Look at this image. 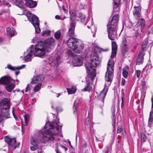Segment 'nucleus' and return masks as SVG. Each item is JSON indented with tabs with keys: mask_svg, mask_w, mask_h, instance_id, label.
<instances>
[{
	"mask_svg": "<svg viewBox=\"0 0 153 153\" xmlns=\"http://www.w3.org/2000/svg\"><path fill=\"white\" fill-rule=\"evenodd\" d=\"M51 128L48 130L45 131L44 133H42V138L40 141L36 140L35 139L32 138L30 140L31 144L34 146L30 147V149L32 151H34L37 147L38 149L39 145L40 143H45L49 140L53 141L54 140V135H56L58 134L59 131L57 123L53 122L50 125Z\"/></svg>",
	"mask_w": 153,
	"mask_h": 153,
	"instance_id": "f257e3e1",
	"label": "nucleus"
},
{
	"mask_svg": "<svg viewBox=\"0 0 153 153\" xmlns=\"http://www.w3.org/2000/svg\"><path fill=\"white\" fill-rule=\"evenodd\" d=\"M55 45V40L52 38L47 39L44 41L38 42L35 46L34 55L39 57L43 56L45 52H51Z\"/></svg>",
	"mask_w": 153,
	"mask_h": 153,
	"instance_id": "f03ea898",
	"label": "nucleus"
},
{
	"mask_svg": "<svg viewBox=\"0 0 153 153\" xmlns=\"http://www.w3.org/2000/svg\"><path fill=\"white\" fill-rule=\"evenodd\" d=\"M119 15L116 14L112 17L111 21L107 25L108 36L109 39L114 40L117 37V31Z\"/></svg>",
	"mask_w": 153,
	"mask_h": 153,
	"instance_id": "7ed1b4c3",
	"label": "nucleus"
},
{
	"mask_svg": "<svg viewBox=\"0 0 153 153\" xmlns=\"http://www.w3.org/2000/svg\"><path fill=\"white\" fill-rule=\"evenodd\" d=\"M91 59L90 63H86L85 64L87 72L90 78L92 79L96 75V70L94 68L98 65L100 63L99 58L97 53L94 52L91 56Z\"/></svg>",
	"mask_w": 153,
	"mask_h": 153,
	"instance_id": "20e7f679",
	"label": "nucleus"
},
{
	"mask_svg": "<svg viewBox=\"0 0 153 153\" xmlns=\"http://www.w3.org/2000/svg\"><path fill=\"white\" fill-rule=\"evenodd\" d=\"M67 44L68 47L76 53H79L83 50L84 44L75 38H69Z\"/></svg>",
	"mask_w": 153,
	"mask_h": 153,
	"instance_id": "39448f33",
	"label": "nucleus"
},
{
	"mask_svg": "<svg viewBox=\"0 0 153 153\" xmlns=\"http://www.w3.org/2000/svg\"><path fill=\"white\" fill-rule=\"evenodd\" d=\"M114 62L113 60H110L107 64V71L105 75V80L111 82L112 81L114 75Z\"/></svg>",
	"mask_w": 153,
	"mask_h": 153,
	"instance_id": "423d86ee",
	"label": "nucleus"
},
{
	"mask_svg": "<svg viewBox=\"0 0 153 153\" xmlns=\"http://www.w3.org/2000/svg\"><path fill=\"white\" fill-rule=\"evenodd\" d=\"M140 25L138 24V23L135 26V36L137 37L139 35V31L140 30L141 32H143V29L145 26V22L144 19H141L139 20Z\"/></svg>",
	"mask_w": 153,
	"mask_h": 153,
	"instance_id": "0eeeda50",
	"label": "nucleus"
},
{
	"mask_svg": "<svg viewBox=\"0 0 153 153\" xmlns=\"http://www.w3.org/2000/svg\"><path fill=\"white\" fill-rule=\"evenodd\" d=\"M26 16L29 21L33 26L39 24L38 17L36 15L32 13L30 11H27Z\"/></svg>",
	"mask_w": 153,
	"mask_h": 153,
	"instance_id": "6e6552de",
	"label": "nucleus"
},
{
	"mask_svg": "<svg viewBox=\"0 0 153 153\" xmlns=\"http://www.w3.org/2000/svg\"><path fill=\"white\" fill-rule=\"evenodd\" d=\"M4 139L6 143L8 145V148H13V149H15L17 146H14L16 143V140L15 138H11L7 136L4 137Z\"/></svg>",
	"mask_w": 153,
	"mask_h": 153,
	"instance_id": "1a4fd4ad",
	"label": "nucleus"
},
{
	"mask_svg": "<svg viewBox=\"0 0 153 153\" xmlns=\"http://www.w3.org/2000/svg\"><path fill=\"white\" fill-rule=\"evenodd\" d=\"M71 56L73 57V62L75 66L81 65L83 63V58L81 56L78 55H74V54L71 53Z\"/></svg>",
	"mask_w": 153,
	"mask_h": 153,
	"instance_id": "9d476101",
	"label": "nucleus"
},
{
	"mask_svg": "<svg viewBox=\"0 0 153 153\" xmlns=\"http://www.w3.org/2000/svg\"><path fill=\"white\" fill-rule=\"evenodd\" d=\"M120 48L122 54L124 56L128 52V50L127 43V40L125 37L123 38L122 43L120 45Z\"/></svg>",
	"mask_w": 153,
	"mask_h": 153,
	"instance_id": "9b49d317",
	"label": "nucleus"
},
{
	"mask_svg": "<svg viewBox=\"0 0 153 153\" xmlns=\"http://www.w3.org/2000/svg\"><path fill=\"white\" fill-rule=\"evenodd\" d=\"M69 14L70 15V23L76 24V17L77 16L76 11L75 9H72L69 10Z\"/></svg>",
	"mask_w": 153,
	"mask_h": 153,
	"instance_id": "f8f14e48",
	"label": "nucleus"
},
{
	"mask_svg": "<svg viewBox=\"0 0 153 153\" xmlns=\"http://www.w3.org/2000/svg\"><path fill=\"white\" fill-rule=\"evenodd\" d=\"M134 10L133 11V15L135 17V19L139 20V18L141 16V7H134Z\"/></svg>",
	"mask_w": 153,
	"mask_h": 153,
	"instance_id": "ddd939ff",
	"label": "nucleus"
},
{
	"mask_svg": "<svg viewBox=\"0 0 153 153\" xmlns=\"http://www.w3.org/2000/svg\"><path fill=\"white\" fill-rule=\"evenodd\" d=\"M70 28L67 33V36H69L70 38H74V36L75 28L76 24L70 23Z\"/></svg>",
	"mask_w": 153,
	"mask_h": 153,
	"instance_id": "4468645a",
	"label": "nucleus"
},
{
	"mask_svg": "<svg viewBox=\"0 0 153 153\" xmlns=\"http://www.w3.org/2000/svg\"><path fill=\"white\" fill-rule=\"evenodd\" d=\"M34 49V45H32L28 49L27 51V53H28L27 55L24 57L25 60L26 62H28L29 59L31 57L33 54Z\"/></svg>",
	"mask_w": 153,
	"mask_h": 153,
	"instance_id": "2eb2a0df",
	"label": "nucleus"
},
{
	"mask_svg": "<svg viewBox=\"0 0 153 153\" xmlns=\"http://www.w3.org/2000/svg\"><path fill=\"white\" fill-rule=\"evenodd\" d=\"M108 91V88H104L103 90L100 92L99 95L98 96V99L99 100H101L103 104L104 103V100Z\"/></svg>",
	"mask_w": 153,
	"mask_h": 153,
	"instance_id": "dca6fc26",
	"label": "nucleus"
},
{
	"mask_svg": "<svg viewBox=\"0 0 153 153\" xmlns=\"http://www.w3.org/2000/svg\"><path fill=\"white\" fill-rule=\"evenodd\" d=\"M44 79V76L42 75H38L33 77L31 82V84L33 85L39 83L43 81Z\"/></svg>",
	"mask_w": 153,
	"mask_h": 153,
	"instance_id": "f3484780",
	"label": "nucleus"
},
{
	"mask_svg": "<svg viewBox=\"0 0 153 153\" xmlns=\"http://www.w3.org/2000/svg\"><path fill=\"white\" fill-rule=\"evenodd\" d=\"M11 80L9 76H4L0 79V84L7 85L9 83Z\"/></svg>",
	"mask_w": 153,
	"mask_h": 153,
	"instance_id": "a211bd4d",
	"label": "nucleus"
},
{
	"mask_svg": "<svg viewBox=\"0 0 153 153\" xmlns=\"http://www.w3.org/2000/svg\"><path fill=\"white\" fill-rule=\"evenodd\" d=\"M112 53L111 56V58H114L116 54L117 51V45L116 42H112Z\"/></svg>",
	"mask_w": 153,
	"mask_h": 153,
	"instance_id": "6ab92c4d",
	"label": "nucleus"
},
{
	"mask_svg": "<svg viewBox=\"0 0 153 153\" xmlns=\"http://www.w3.org/2000/svg\"><path fill=\"white\" fill-rule=\"evenodd\" d=\"M26 4L27 6L30 8H33L35 7L37 5V3L36 1H34L32 0H25Z\"/></svg>",
	"mask_w": 153,
	"mask_h": 153,
	"instance_id": "aec40b11",
	"label": "nucleus"
},
{
	"mask_svg": "<svg viewBox=\"0 0 153 153\" xmlns=\"http://www.w3.org/2000/svg\"><path fill=\"white\" fill-rule=\"evenodd\" d=\"M112 125L114 128V131L115 130V124H116V116H115V108L113 110L112 113Z\"/></svg>",
	"mask_w": 153,
	"mask_h": 153,
	"instance_id": "412c9836",
	"label": "nucleus"
},
{
	"mask_svg": "<svg viewBox=\"0 0 153 153\" xmlns=\"http://www.w3.org/2000/svg\"><path fill=\"white\" fill-rule=\"evenodd\" d=\"M153 123V112L151 111L149 113V117L148 121V126L151 127L152 124Z\"/></svg>",
	"mask_w": 153,
	"mask_h": 153,
	"instance_id": "4be33fe9",
	"label": "nucleus"
},
{
	"mask_svg": "<svg viewBox=\"0 0 153 153\" xmlns=\"http://www.w3.org/2000/svg\"><path fill=\"white\" fill-rule=\"evenodd\" d=\"M15 4L19 7L23 9L24 8V4L22 0H14Z\"/></svg>",
	"mask_w": 153,
	"mask_h": 153,
	"instance_id": "5701e85b",
	"label": "nucleus"
},
{
	"mask_svg": "<svg viewBox=\"0 0 153 153\" xmlns=\"http://www.w3.org/2000/svg\"><path fill=\"white\" fill-rule=\"evenodd\" d=\"M119 3H113V10L112 12H119L120 11V7L119 6Z\"/></svg>",
	"mask_w": 153,
	"mask_h": 153,
	"instance_id": "b1692460",
	"label": "nucleus"
},
{
	"mask_svg": "<svg viewBox=\"0 0 153 153\" xmlns=\"http://www.w3.org/2000/svg\"><path fill=\"white\" fill-rule=\"evenodd\" d=\"M143 56V55H138V56L136 60V64L139 65L140 64H142L143 63L142 61L143 59V56Z\"/></svg>",
	"mask_w": 153,
	"mask_h": 153,
	"instance_id": "393cba45",
	"label": "nucleus"
},
{
	"mask_svg": "<svg viewBox=\"0 0 153 153\" xmlns=\"http://www.w3.org/2000/svg\"><path fill=\"white\" fill-rule=\"evenodd\" d=\"M10 105L8 99L5 98L2 100L0 102V107H3V105Z\"/></svg>",
	"mask_w": 153,
	"mask_h": 153,
	"instance_id": "a878e982",
	"label": "nucleus"
},
{
	"mask_svg": "<svg viewBox=\"0 0 153 153\" xmlns=\"http://www.w3.org/2000/svg\"><path fill=\"white\" fill-rule=\"evenodd\" d=\"M15 87V85L12 83L9 84L6 86L5 88L7 91L9 92H11Z\"/></svg>",
	"mask_w": 153,
	"mask_h": 153,
	"instance_id": "bb28decb",
	"label": "nucleus"
},
{
	"mask_svg": "<svg viewBox=\"0 0 153 153\" xmlns=\"http://www.w3.org/2000/svg\"><path fill=\"white\" fill-rule=\"evenodd\" d=\"M1 116L2 115L4 117L7 118H8L9 114L8 112V110H3L2 111L1 110Z\"/></svg>",
	"mask_w": 153,
	"mask_h": 153,
	"instance_id": "cd10ccee",
	"label": "nucleus"
},
{
	"mask_svg": "<svg viewBox=\"0 0 153 153\" xmlns=\"http://www.w3.org/2000/svg\"><path fill=\"white\" fill-rule=\"evenodd\" d=\"M61 62V57L59 56H58L56 57L54 61L55 66L57 67Z\"/></svg>",
	"mask_w": 153,
	"mask_h": 153,
	"instance_id": "c85d7f7f",
	"label": "nucleus"
},
{
	"mask_svg": "<svg viewBox=\"0 0 153 153\" xmlns=\"http://www.w3.org/2000/svg\"><path fill=\"white\" fill-rule=\"evenodd\" d=\"M92 89V87L90 86V83L88 82L87 83L86 85L85 88L82 89L83 91H90Z\"/></svg>",
	"mask_w": 153,
	"mask_h": 153,
	"instance_id": "c756f323",
	"label": "nucleus"
},
{
	"mask_svg": "<svg viewBox=\"0 0 153 153\" xmlns=\"http://www.w3.org/2000/svg\"><path fill=\"white\" fill-rule=\"evenodd\" d=\"M54 36L56 39H59L61 37V33L60 30H59L55 33Z\"/></svg>",
	"mask_w": 153,
	"mask_h": 153,
	"instance_id": "7c9ffc66",
	"label": "nucleus"
},
{
	"mask_svg": "<svg viewBox=\"0 0 153 153\" xmlns=\"http://www.w3.org/2000/svg\"><path fill=\"white\" fill-rule=\"evenodd\" d=\"M78 103L76 102V101H75L74 103L73 109V110L74 113L76 114L77 113V106Z\"/></svg>",
	"mask_w": 153,
	"mask_h": 153,
	"instance_id": "2f4dec72",
	"label": "nucleus"
},
{
	"mask_svg": "<svg viewBox=\"0 0 153 153\" xmlns=\"http://www.w3.org/2000/svg\"><path fill=\"white\" fill-rule=\"evenodd\" d=\"M141 138L142 143H144L146 141V138L144 133L142 132L141 133Z\"/></svg>",
	"mask_w": 153,
	"mask_h": 153,
	"instance_id": "473e14b6",
	"label": "nucleus"
},
{
	"mask_svg": "<svg viewBox=\"0 0 153 153\" xmlns=\"http://www.w3.org/2000/svg\"><path fill=\"white\" fill-rule=\"evenodd\" d=\"M24 117L25 125H27L28 124V123L29 120V116L28 114H25Z\"/></svg>",
	"mask_w": 153,
	"mask_h": 153,
	"instance_id": "72a5a7b5",
	"label": "nucleus"
},
{
	"mask_svg": "<svg viewBox=\"0 0 153 153\" xmlns=\"http://www.w3.org/2000/svg\"><path fill=\"white\" fill-rule=\"evenodd\" d=\"M39 24L34 25L33 26L35 28V32L36 33H39L40 32V29L39 28Z\"/></svg>",
	"mask_w": 153,
	"mask_h": 153,
	"instance_id": "f704fd0d",
	"label": "nucleus"
},
{
	"mask_svg": "<svg viewBox=\"0 0 153 153\" xmlns=\"http://www.w3.org/2000/svg\"><path fill=\"white\" fill-rule=\"evenodd\" d=\"M42 85L41 83H39L37 84L34 88V91L35 92H37L39 90Z\"/></svg>",
	"mask_w": 153,
	"mask_h": 153,
	"instance_id": "c9c22d12",
	"label": "nucleus"
},
{
	"mask_svg": "<svg viewBox=\"0 0 153 153\" xmlns=\"http://www.w3.org/2000/svg\"><path fill=\"white\" fill-rule=\"evenodd\" d=\"M51 33L50 31L49 30H47L45 31H43L42 32V35L43 36H49Z\"/></svg>",
	"mask_w": 153,
	"mask_h": 153,
	"instance_id": "e433bc0d",
	"label": "nucleus"
},
{
	"mask_svg": "<svg viewBox=\"0 0 153 153\" xmlns=\"http://www.w3.org/2000/svg\"><path fill=\"white\" fill-rule=\"evenodd\" d=\"M7 68L12 71H14L17 70V67L12 66L10 64L7 65Z\"/></svg>",
	"mask_w": 153,
	"mask_h": 153,
	"instance_id": "4c0bfd02",
	"label": "nucleus"
},
{
	"mask_svg": "<svg viewBox=\"0 0 153 153\" xmlns=\"http://www.w3.org/2000/svg\"><path fill=\"white\" fill-rule=\"evenodd\" d=\"M3 107H0L1 110H8L10 107V105H3Z\"/></svg>",
	"mask_w": 153,
	"mask_h": 153,
	"instance_id": "58836bf2",
	"label": "nucleus"
},
{
	"mask_svg": "<svg viewBox=\"0 0 153 153\" xmlns=\"http://www.w3.org/2000/svg\"><path fill=\"white\" fill-rule=\"evenodd\" d=\"M148 43V40H145L143 42L141 45V48L145 49L146 48Z\"/></svg>",
	"mask_w": 153,
	"mask_h": 153,
	"instance_id": "ea45409f",
	"label": "nucleus"
},
{
	"mask_svg": "<svg viewBox=\"0 0 153 153\" xmlns=\"http://www.w3.org/2000/svg\"><path fill=\"white\" fill-rule=\"evenodd\" d=\"M67 90L69 94H74L76 92V90H73L71 88H67Z\"/></svg>",
	"mask_w": 153,
	"mask_h": 153,
	"instance_id": "a19ab883",
	"label": "nucleus"
},
{
	"mask_svg": "<svg viewBox=\"0 0 153 153\" xmlns=\"http://www.w3.org/2000/svg\"><path fill=\"white\" fill-rule=\"evenodd\" d=\"M123 75L125 78H127L128 77V72L126 70H123Z\"/></svg>",
	"mask_w": 153,
	"mask_h": 153,
	"instance_id": "79ce46f5",
	"label": "nucleus"
},
{
	"mask_svg": "<svg viewBox=\"0 0 153 153\" xmlns=\"http://www.w3.org/2000/svg\"><path fill=\"white\" fill-rule=\"evenodd\" d=\"M141 74V71L140 70H137L135 72V74L138 78H139Z\"/></svg>",
	"mask_w": 153,
	"mask_h": 153,
	"instance_id": "37998d69",
	"label": "nucleus"
},
{
	"mask_svg": "<svg viewBox=\"0 0 153 153\" xmlns=\"http://www.w3.org/2000/svg\"><path fill=\"white\" fill-rule=\"evenodd\" d=\"M124 129V128L122 126H118L117 128V133H120V132L123 131V129Z\"/></svg>",
	"mask_w": 153,
	"mask_h": 153,
	"instance_id": "c03bdc74",
	"label": "nucleus"
},
{
	"mask_svg": "<svg viewBox=\"0 0 153 153\" xmlns=\"http://www.w3.org/2000/svg\"><path fill=\"white\" fill-rule=\"evenodd\" d=\"M141 7L140 0H137L135 2V5L134 7Z\"/></svg>",
	"mask_w": 153,
	"mask_h": 153,
	"instance_id": "a18cd8bd",
	"label": "nucleus"
},
{
	"mask_svg": "<svg viewBox=\"0 0 153 153\" xmlns=\"http://www.w3.org/2000/svg\"><path fill=\"white\" fill-rule=\"evenodd\" d=\"M144 49H143V48H141V49H140L138 55H143V56H144L145 55V53L143 52L144 51Z\"/></svg>",
	"mask_w": 153,
	"mask_h": 153,
	"instance_id": "49530a36",
	"label": "nucleus"
},
{
	"mask_svg": "<svg viewBox=\"0 0 153 153\" xmlns=\"http://www.w3.org/2000/svg\"><path fill=\"white\" fill-rule=\"evenodd\" d=\"M1 4L3 5H7L8 7L10 6V4L4 0L2 1V2H1Z\"/></svg>",
	"mask_w": 153,
	"mask_h": 153,
	"instance_id": "de8ad7c7",
	"label": "nucleus"
},
{
	"mask_svg": "<svg viewBox=\"0 0 153 153\" xmlns=\"http://www.w3.org/2000/svg\"><path fill=\"white\" fill-rule=\"evenodd\" d=\"M82 16V13L81 12H79L78 14V15L77 16L79 18V17H82L81 18V19H84L85 17V16Z\"/></svg>",
	"mask_w": 153,
	"mask_h": 153,
	"instance_id": "09e8293b",
	"label": "nucleus"
},
{
	"mask_svg": "<svg viewBox=\"0 0 153 153\" xmlns=\"http://www.w3.org/2000/svg\"><path fill=\"white\" fill-rule=\"evenodd\" d=\"M146 82L145 81H143L142 83V87L144 89L146 88Z\"/></svg>",
	"mask_w": 153,
	"mask_h": 153,
	"instance_id": "8fccbe9b",
	"label": "nucleus"
},
{
	"mask_svg": "<svg viewBox=\"0 0 153 153\" xmlns=\"http://www.w3.org/2000/svg\"><path fill=\"white\" fill-rule=\"evenodd\" d=\"M126 82V80L123 78L122 79L121 84L122 85L124 86Z\"/></svg>",
	"mask_w": 153,
	"mask_h": 153,
	"instance_id": "3c124183",
	"label": "nucleus"
},
{
	"mask_svg": "<svg viewBox=\"0 0 153 153\" xmlns=\"http://www.w3.org/2000/svg\"><path fill=\"white\" fill-rule=\"evenodd\" d=\"M98 51L100 52H101L102 51H108V49L106 50H104L102 49V48H99Z\"/></svg>",
	"mask_w": 153,
	"mask_h": 153,
	"instance_id": "603ef678",
	"label": "nucleus"
},
{
	"mask_svg": "<svg viewBox=\"0 0 153 153\" xmlns=\"http://www.w3.org/2000/svg\"><path fill=\"white\" fill-rule=\"evenodd\" d=\"M14 31L15 30H13L11 31V32L10 33V37H12L14 35Z\"/></svg>",
	"mask_w": 153,
	"mask_h": 153,
	"instance_id": "864d4df0",
	"label": "nucleus"
},
{
	"mask_svg": "<svg viewBox=\"0 0 153 153\" xmlns=\"http://www.w3.org/2000/svg\"><path fill=\"white\" fill-rule=\"evenodd\" d=\"M30 85L29 84H28L27 85V86L26 88L25 89V92H27L28 91H30V87L29 86Z\"/></svg>",
	"mask_w": 153,
	"mask_h": 153,
	"instance_id": "5fc2aeb1",
	"label": "nucleus"
},
{
	"mask_svg": "<svg viewBox=\"0 0 153 153\" xmlns=\"http://www.w3.org/2000/svg\"><path fill=\"white\" fill-rule=\"evenodd\" d=\"M121 97H124V89L123 88H122L121 91Z\"/></svg>",
	"mask_w": 153,
	"mask_h": 153,
	"instance_id": "6e6d98bb",
	"label": "nucleus"
},
{
	"mask_svg": "<svg viewBox=\"0 0 153 153\" xmlns=\"http://www.w3.org/2000/svg\"><path fill=\"white\" fill-rule=\"evenodd\" d=\"M25 65H23L21 66L16 67L17 70H18L19 69H22V68H24L25 67Z\"/></svg>",
	"mask_w": 153,
	"mask_h": 153,
	"instance_id": "4d7b16f0",
	"label": "nucleus"
},
{
	"mask_svg": "<svg viewBox=\"0 0 153 153\" xmlns=\"http://www.w3.org/2000/svg\"><path fill=\"white\" fill-rule=\"evenodd\" d=\"M122 134L123 137H124L126 134V130L125 128L123 129V130L122 131Z\"/></svg>",
	"mask_w": 153,
	"mask_h": 153,
	"instance_id": "13d9d810",
	"label": "nucleus"
},
{
	"mask_svg": "<svg viewBox=\"0 0 153 153\" xmlns=\"http://www.w3.org/2000/svg\"><path fill=\"white\" fill-rule=\"evenodd\" d=\"M62 148L64 149V150H65V151H67L68 149L65 146L62 145H59Z\"/></svg>",
	"mask_w": 153,
	"mask_h": 153,
	"instance_id": "bf43d9fd",
	"label": "nucleus"
},
{
	"mask_svg": "<svg viewBox=\"0 0 153 153\" xmlns=\"http://www.w3.org/2000/svg\"><path fill=\"white\" fill-rule=\"evenodd\" d=\"M56 153H61V152H60L58 149V143H56Z\"/></svg>",
	"mask_w": 153,
	"mask_h": 153,
	"instance_id": "052dcab7",
	"label": "nucleus"
},
{
	"mask_svg": "<svg viewBox=\"0 0 153 153\" xmlns=\"http://www.w3.org/2000/svg\"><path fill=\"white\" fill-rule=\"evenodd\" d=\"M109 149L108 147H107L105 150V152L104 153H108Z\"/></svg>",
	"mask_w": 153,
	"mask_h": 153,
	"instance_id": "680f3d73",
	"label": "nucleus"
},
{
	"mask_svg": "<svg viewBox=\"0 0 153 153\" xmlns=\"http://www.w3.org/2000/svg\"><path fill=\"white\" fill-rule=\"evenodd\" d=\"M114 1L113 2L120 3V0H113Z\"/></svg>",
	"mask_w": 153,
	"mask_h": 153,
	"instance_id": "e2e57ef3",
	"label": "nucleus"
},
{
	"mask_svg": "<svg viewBox=\"0 0 153 153\" xmlns=\"http://www.w3.org/2000/svg\"><path fill=\"white\" fill-rule=\"evenodd\" d=\"M147 67H148V69H150L152 67L151 64H149L147 65Z\"/></svg>",
	"mask_w": 153,
	"mask_h": 153,
	"instance_id": "0e129e2a",
	"label": "nucleus"
},
{
	"mask_svg": "<svg viewBox=\"0 0 153 153\" xmlns=\"http://www.w3.org/2000/svg\"><path fill=\"white\" fill-rule=\"evenodd\" d=\"M11 30V28L10 27H8L7 28H6V31L7 32H10Z\"/></svg>",
	"mask_w": 153,
	"mask_h": 153,
	"instance_id": "69168bd1",
	"label": "nucleus"
},
{
	"mask_svg": "<svg viewBox=\"0 0 153 153\" xmlns=\"http://www.w3.org/2000/svg\"><path fill=\"white\" fill-rule=\"evenodd\" d=\"M89 120V119L88 118H87L86 119V125L88 126L89 125V122H88Z\"/></svg>",
	"mask_w": 153,
	"mask_h": 153,
	"instance_id": "338daca9",
	"label": "nucleus"
},
{
	"mask_svg": "<svg viewBox=\"0 0 153 153\" xmlns=\"http://www.w3.org/2000/svg\"><path fill=\"white\" fill-rule=\"evenodd\" d=\"M151 101L152 102V107L153 108V96H152L151 98Z\"/></svg>",
	"mask_w": 153,
	"mask_h": 153,
	"instance_id": "774afa93",
	"label": "nucleus"
}]
</instances>
